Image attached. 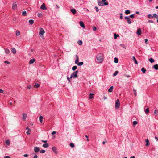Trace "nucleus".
Masks as SVG:
<instances>
[{
	"instance_id": "obj_62",
	"label": "nucleus",
	"mask_w": 158,
	"mask_h": 158,
	"mask_svg": "<svg viewBox=\"0 0 158 158\" xmlns=\"http://www.w3.org/2000/svg\"><path fill=\"white\" fill-rule=\"evenodd\" d=\"M4 92V91L2 89H0V93H3Z\"/></svg>"
},
{
	"instance_id": "obj_46",
	"label": "nucleus",
	"mask_w": 158,
	"mask_h": 158,
	"mask_svg": "<svg viewBox=\"0 0 158 158\" xmlns=\"http://www.w3.org/2000/svg\"><path fill=\"white\" fill-rule=\"evenodd\" d=\"M129 17H130L131 18H133L135 17V14H131V15H130Z\"/></svg>"
},
{
	"instance_id": "obj_21",
	"label": "nucleus",
	"mask_w": 158,
	"mask_h": 158,
	"mask_svg": "<svg viewBox=\"0 0 158 158\" xmlns=\"http://www.w3.org/2000/svg\"><path fill=\"white\" fill-rule=\"evenodd\" d=\"M153 68H154L156 70H158V64H156L153 66Z\"/></svg>"
},
{
	"instance_id": "obj_14",
	"label": "nucleus",
	"mask_w": 158,
	"mask_h": 158,
	"mask_svg": "<svg viewBox=\"0 0 158 158\" xmlns=\"http://www.w3.org/2000/svg\"><path fill=\"white\" fill-rule=\"evenodd\" d=\"M27 117V114H24L23 115L22 119L23 120H25L26 118Z\"/></svg>"
},
{
	"instance_id": "obj_64",
	"label": "nucleus",
	"mask_w": 158,
	"mask_h": 158,
	"mask_svg": "<svg viewBox=\"0 0 158 158\" xmlns=\"http://www.w3.org/2000/svg\"><path fill=\"white\" fill-rule=\"evenodd\" d=\"M4 158H10V157L8 156H6L4 157Z\"/></svg>"
},
{
	"instance_id": "obj_23",
	"label": "nucleus",
	"mask_w": 158,
	"mask_h": 158,
	"mask_svg": "<svg viewBox=\"0 0 158 158\" xmlns=\"http://www.w3.org/2000/svg\"><path fill=\"white\" fill-rule=\"evenodd\" d=\"M141 70L143 73H145L146 71V69L143 67L142 68Z\"/></svg>"
},
{
	"instance_id": "obj_44",
	"label": "nucleus",
	"mask_w": 158,
	"mask_h": 158,
	"mask_svg": "<svg viewBox=\"0 0 158 158\" xmlns=\"http://www.w3.org/2000/svg\"><path fill=\"white\" fill-rule=\"evenodd\" d=\"M137 124V122L136 121H134L133 123V125L135 126Z\"/></svg>"
},
{
	"instance_id": "obj_49",
	"label": "nucleus",
	"mask_w": 158,
	"mask_h": 158,
	"mask_svg": "<svg viewBox=\"0 0 158 158\" xmlns=\"http://www.w3.org/2000/svg\"><path fill=\"white\" fill-rule=\"evenodd\" d=\"M133 91L134 92V94L135 96H137V93L136 92V90L135 89H133Z\"/></svg>"
},
{
	"instance_id": "obj_57",
	"label": "nucleus",
	"mask_w": 158,
	"mask_h": 158,
	"mask_svg": "<svg viewBox=\"0 0 158 158\" xmlns=\"http://www.w3.org/2000/svg\"><path fill=\"white\" fill-rule=\"evenodd\" d=\"M148 22L149 23H153V22H154L152 20H149L148 21Z\"/></svg>"
},
{
	"instance_id": "obj_11",
	"label": "nucleus",
	"mask_w": 158,
	"mask_h": 158,
	"mask_svg": "<svg viewBox=\"0 0 158 158\" xmlns=\"http://www.w3.org/2000/svg\"><path fill=\"white\" fill-rule=\"evenodd\" d=\"M17 8V4L16 2L13 3L12 6V9L15 10Z\"/></svg>"
},
{
	"instance_id": "obj_29",
	"label": "nucleus",
	"mask_w": 158,
	"mask_h": 158,
	"mask_svg": "<svg viewBox=\"0 0 158 158\" xmlns=\"http://www.w3.org/2000/svg\"><path fill=\"white\" fill-rule=\"evenodd\" d=\"M34 20L32 19H30L29 21V23L30 24H32L34 23Z\"/></svg>"
},
{
	"instance_id": "obj_43",
	"label": "nucleus",
	"mask_w": 158,
	"mask_h": 158,
	"mask_svg": "<svg viewBox=\"0 0 158 158\" xmlns=\"http://www.w3.org/2000/svg\"><path fill=\"white\" fill-rule=\"evenodd\" d=\"M120 46H121L123 48H124L125 49H126V46L124 44H121Z\"/></svg>"
},
{
	"instance_id": "obj_5",
	"label": "nucleus",
	"mask_w": 158,
	"mask_h": 158,
	"mask_svg": "<svg viewBox=\"0 0 158 158\" xmlns=\"http://www.w3.org/2000/svg\"><path fill=\"white\" fill-rule=\"evenodd\" d=\"M44 33V29L41 28H40V32H39V35L41 36V35H43Z\"/></svg>"
},
{
	"instance_id": "obj_39",
	"label": "nucleus",
	"mask_w": 158,
	"mask_h": 158,
	"mask_svg": "<svg viewBox=\"0 0 158 158\" xmlns=\"http://www.w3.org/2000/svg\"><path fill=\"white\" fill-rule=\"evenodd\" d=\"M69 145L72 148H73L74 147V144L72 143H70Z\"/></svg>"
},
{
	"instance_id": "obj_56",
	"label": "nucleus",
	"mask_w": 158,
	"mask_h": 158,
	"mask_svg": "<svg viewBox=\"0 0 158 158\" xmlns=\"http://www.w3.org/2000/svg\"><path fill=\"white\" fill-rule=\"evenodd\" d=\"M42 14L41 13H39L38 14V16L39 17H40L41 16Z\"/></svg>"
},
{
	"instance_id": "obj_32",
	"label": "nucleus",
	"mask_w": 158,
	"mask_h": 158,
	"mask_svg": "<svg viewBox=\"0 0 158 158\" xmlns=\"http://www.w3.org/2000/svg\"><path fill=\"white\" fill-rule=\"evenodd\" d=\"M114 62L115 63H118V59L116 58V57H115L114 58Z\"/></svg>"
},
{
	"instance_id": "obj_55",
	"label": "nucleus",
	"mask_w": 158,
	"mask_h": 158,
	"mask_svg": "<svg viewBox=\"0 0 158 158\" xmlns=\"http://www.w3.org/2000/svg\"><path fill=\"white\" fill-rule=\"evenodd\" d=\"M95 9H96L97 12H98L99 11V9L97 7L95 6Z\"/></svg>"
},
{
	"instance_id": "obj_9",
	"label": "nucleus",
	"mask_w": 158,
	"mask_h": 158,
	"mask_svg": "<svg viewBox=\"0 0 158 158\" xmlns=\"http://www.w3.org/2000/svg\"><path fill=\"white\" fill-rule=\"evenodd\" d=\"M79 24L80 26L83 28H85V26L83 22L82 21H80L79 22Z\"/></svg>"
},
{
	"instance_id": "obj_1",
	"label": "nucleus",
	"mask_w": 158,
	"mask_h": 158,
	"mask_svg": "<svg viewBox=\"0 0 158 158\" xmlns=\"http://www.w3.org/2000/svg\"><path fill=\"white\" fill-rule=\"evenodd\" d=\"M102 57L103 54H98L96 56L97 60L99 61L100 63L102 62L103 60Z\"/></svg>"
},
{
	"instance_id": "obj_4",
	"label": "nucleus",
	"mask_w": 158,
	"mask_h": 158,
	"mask_svg": "<svg viewBox=\"0 0 158 158\" xmlns=\"http://www.w3.org/2000/svg\"><path fill=\"white\" fill-rule=\"evenodd\" d=\"M120 106L119 101V99H117L115 102V107L117 109H118Z\"/></svg>"
},
{
	"instance_id": "obj_33",
	"label": "nucleus",
	"mask_w": 158,
	"mask_h": 158,
	"mask_svg": "<svg viewBox=\"0 0 158 158\" xmlns=\"http://www.w3.org/2000/svg\"><path fill=\"white\" fill-rule=\"evenodd\" d=\"M83 64V62H78V64H77L79 66H81Z\"/></svg>"
},
{
	"instance_id": "obj_17",
	"label": "nucleus",
	"mask_w": 158,
	"mask_h": 158,
	"mask_svg": "<svg viewBox=\"0 0 158 158\" xmlns=\"http://www.w3.org/2000/svg\"><path fill=\"white\" fill-rule=\"evenodd\" d=\"M70 11L73 14H75L76 12V10L74 9H71Z\"/></svg>"
},
{
	"instance_id": "obj_61",
	"label": "nucleus",
	"mask_w": 158,
	"mask_h": 158,
	"mask_svg": "<svg viewBox=\"0 0 158 158\" xmlns=\"http://www.w3.org/2000/svg\"><path fill=\"white\" fill-rule=\"evenodd\" d=\"M56 131H53L52 132V135H54V134H56Z\"/></svg>"
},
{
	"instance_id": "obj_26",
	"label": "nucleus",
	"mask_w": 158,
	"mask_h": 158,
	"mask_svg": "<svg viewBox=\"0 0 158 158\" xmlns=\"http://www.w3.org/2000/svg\"><path fill=\"white\" fill-rule=\"evenodd\" d=\"M132 58H133V60L134 61L135 64H138L137 61L136 60L135 57L134 56H133V57H132Z\"/></svg>"
},
{
	"instance_id": "obj_7",
	"label": "nucleus",
	"mask_w": 158,
	"mask_h": 158,
	"mask_svg": "<svg viewBox=\"0 0 158 158\" xmlns=\"http://www.w3.org/2000/svg\"><path fill=\"white\" fill-rule=\"evenodd\" d=\"M136 33L138 35H141L142 33L141 29L140 28H138Z\"/></svg>"
},
{
	"instance_id": "obj_59",
	"label": "nucleus",
	"mask_w": 158,
	"mask_h": 158,
	"mask_svg": "<svg viewBox=\"0 0 158 158\" xmlns=\"http://www.w3.org/2000/svg\"><path fill=\"white\" fill-rule=\"evenodd\" d=\"M23 156L25 157H27L28 156V155L27 154H25L23 155Z\"/></svg>"
},
{
	"instance_id": "obj_34",
	"label": "nucleus",
	"mask_w": 158,
	"mask_h": 158,
	"mask_svg": "<svg viewBox=\"0 0 158 158\" xmlns=\"http://www.w3.org/2000/svg\"><path fill=\"white\" fill-rule=\"evenodd\" d=\"M130 11L129 10H127L125 11V13L126 15H127L130 13Z\"/></svg>"
},
{
	"instance_id": "obj_19",
	"label": "nucleus",
	"mask_w": 158,
	"mask_h": 158,
	"mask_svg": "<svg viewBox=\"0 0 158 158\" xmlns=\"http://www.w3.org/2000/svg\"><path fill=\"white\" fill-rule=\"evenodd\" d=\"M35 61V59L34 58L31 59L30 60L29 62L30 64H33Z\"/></svg>"
},
{
	"instance_id": "obj_16",
	"label": "nucleus",
	"mask_w": 158,
	"mask_h": 158,
	"mask_svg": "<svg viewBox=\"0 0 158 158\" xmlns=\"http://www.w3.org/2000/svg\"><path fill=\"white\" fill-rule=\"evenodd\" d=\"M145 142L146 143V146H148L149 144V141L148 139H145Z\"/></svg>"
},
{
	"instance_id": "obj_36",
	"label": "nucleus",
	"mask_w": 158,
	"mask_h": 158,
	"mask_svg": "<svg viewBox=\"0 0 158 158\" xmlns=\"http://www.w3.org/2000/svg\"><path fill=\"white\" fill-rule=\"evenodd\" d=\"M27 13L26 12L24 11L22 12V14L23 16H26L27 15Z\"/></svg>"
},
{
	"instance_id": "obj_58",
	"label": "nucleus",
	"mask_w": 158,
	"mask_h": 158,
	"mask_svg": "<svg viewBox=\"0 0 158 158\" xmlns=\"http://www.w3.org/2000/svg\"><path fill=\"white\" fill-rule=\"evenodd\" d=\"M27 88L28 89H30L31 88V85H29L27 86Z\"/></svg>"
},
{
	"instance_id": "obj_18",
	"label": "nucleus",
	"mask_w": 158,
	"mask_h": 158,
	"mask_svg": "<svg viewBox=\"0 0 158 158\" xmlns=\"http://www.w3.org/2000/svg\"><path fill=\"white\" fill-rule=\"evenodd\" d=\"M5 52L6 54H9L10 53V50L7 48H5Z\"/></svg>"
},
{
	"instance_id": "obj_40",
	"label": "nucleus",
	"mask_w": 158,
	"mask_h": 158,
	"mask_svg": "<svg viewBox=\"0 0 158 158\" xmlns=\"http://www.w3.org/2000/svg\"><path fill=\"white\" fill-rule=\"evenodd\" d=\"M118 71H115V72L113 74V76H116L118 74Z\"/></svg>"
},
{
	"instance_id": "obj_30",
	"label": "nucleus",
	"mask_w": 158,
	"mask_h": 158,
	"mask_svg": "<svg viewBox=\"0 0 158 158\" xmlns=\"http://www.w3.org/2000/svg\"><path fill=\"white\" fill-rule=\"evenodd\" d=\"M149 61L152 63L154 61V60L152 58L149 59Z\"/></svg>"
},
{
	"instance_id": "obj_35",
	"label": "nucleus",
	"mask_w": 158,
	"mask_h": 158,
	"mask_svg": "<svg viewBox=\"0 0 158 158\" xmlns=\"http://www.w3.org/2000/svg\"><path fill=\"white\" fill-rule=\"evenodd\" d=\"M77 69V66H74L72 68V70L73 71H75Z\"/></svg>"
},
{
	"instance_id": "obj_45",
	"label": "nucleus",
	"mask_w": 158,
	"mask_h": 158,
	"mask_svg": "<svg viewBox=\"0 0 158 158\" xmlns=\"http://www.w3.org/2000/svg\"><path fill=\"white\" fill-rule=\"evenodd\" d=\"M45 152V150H41L40 151V152L41 153H44Z\"/></svg>"
},
{
	"instance_id": "obj_50",
	"label": "nucleus",
	"mask_w": 158,
	"mask_h": 158,
	"mask_svg": "<svg viewBox=\"0 0 158 158\" xmlns=\"http://www.w3.org/2000/svg\"><path fill=\"white\" fill-rule=\"evenodd\" d=\"M93 29L94 31H95L97 30V28L93 26Z\"/></svg>"
},
{
	"instance_id": "obj_20",
	"label": "nucleus",
	"mask_w": 158,
	"mask_h": 158,
	"mask_svg": "<svg viewBox=\"0 0 158 158\" xmlns=\"http://www.w3.org/2000/svg\"><path fill=\"white\" fill-rule=\"evenodd\" d=\"M12 52L14 54H15L16 53V49L15 48H11Z\"/></svg>"
},
{
	"instance_id": "obj_51",
	"label": "nucleus",
	"mask_w": 158,
	"mask_h": 158,
	"mask_svg": "<svg viewBox=\"0 0 158 158\" xmlns=\"http://www.w3.org/2000/svg\"><path fill=\"white\" fill-rule=\"evenodd\" d=\"M31 132V130L30 129H29L28 130L27 132L26 133L27 135H29L30 134V132Z\"/></svg>"
},
{
	"instance_id": "obj_52",
	"label": "nucleus",
	"mask_w": 158,
	"mask_h": 158,
	"mask_svg": "<svg viewBox=\"0 0 158 158\" xmlns=\"http://www.w3.org/2000/svg\"><path fill=\"white\" fill-rule=\"evenodd\" d=\"M119 36V35H116V34H114V39H116L117 38V37H118Z\"/></svg>"
},
{
	"instance_id": "obj_60",
	"label": "nucleus",
	"mask_w": 158,
	"mask_h": 158,
	"mask_svg": "<svg viewBox=\"0 0 158 158\" xmlns=\"http://www.w3.org/2000/svg\"><path fill=\"white\" fill-rule=\"evenodd\" d=\"M67 79L68 80L69 82H70V79L69 77H67Z\"/></svg>"
},
{
	"instance_id": "obj_15",
	"label": "nucleus",
	"mask_w": 158,
	"mask_h": 158,
	"mask_svg": "<svg viewBox=\"0 0 158 158\" xmlns=\"http://www.w3.org/2000/svg\"><path fill=\"white\" fill-rule=\"evenodd\" d=\"M39 121L40 123H42L43 121V117L42 116H40L39 117Z\"/></svg>"
},
{
	"instance_id": "obj_24",
	"label": "nucleus",
	"mask_w": 158,
	"mask_h": 158,
	"mask_svg": "<svg viewBox=\"0 0 158 158\" xmlns=\"http://www.w3.org/2000/svg\"><path fill=\"white\" fill-rule=\"evenodd\" d=\"M43 147L45 148H47L48 147L49 144L47 143L44 144L43 145Z\"/></svg>"
},
{
	"instance_id": "obj_10",
	"label": "nucleus",
	"mask_w": 158,
	"mask_h": 158,
	"mask_svg": "<svg viewBox=\"0 0 158 158\" xmlns=\"http://www.w3.org/2000/svg\"><path fill=\"white\" fill-rule=\"evenodd\" d=\"M40 8L41 9L45 10H46L47 8L45 6V5L43 3V4L41 6Z\"/></svg>"
},
{
	"instance_id": "obj_47",
	"label": "nucleus",
	"mask_w": 158,
	"mask_h": 158,
	"mask_svg": "<svg viewBox=\"0 0 158 158\" xmlns=\"http://www.w3.org/2000/svg\"><path fill=\"white\" fill-rule=\"evenodd\" d=\"M119 14L120 15V19H122L123 18V14L122 13H120Z\"/></svg>"
},
{
	"instance_id": "obj_28",
	"label": "nucleus",
	"mask_w": 158,
	"mask_h": 158,
	"mask_svg": "<svg viewBox=\"0 0 158 158\" xmlns=\"http://www.w3.org/2000/svg\"><path fill=\"white\" fill-rule=\"evenodd\" d=\"M149 109L148 108H147L145 109V112L146 114H148L149 112Z\"/></svg>"
},
{
	"instance_id": "obj_41",
	"label": "nucleus",
	"mask_w": 158,
	"mask_h": 158,
	"mask_svg": "<svg viewBox=\"0 0 158 158\" xmlns=\"http://www.w3.org/2000/svg\"><path fill=\"white\" fill-rule=\"evenodd\" d=\"M20 32L19 31H16V35L17 36H19L20 35Z\"/></svg>"
},
{
	"instance_id": "obj_2",
	"label": "nucleus",
	"mask_w": 158,
	"mask_h": 158,
	"mask_svg": "<svg viewBox=\"0 0 158 158\" xmlns=\"http://www.w3.org/2000/svg\"><path fill=\"white\" fill-rule=\"evenodd\" d=\"M78 73V71H75L70 76V78H75L77 77V75Z\"/></svg>"
},
{
	"instance_id": "obj_37",
	"label": "nucleus",
	"mask_w": 158,
	"mask_h": 158,
	"mask_svg": "<svg viewBox=\"0 0 158 158\" xmlns=\"http://www.w3.org/2000/svg\"><path fill=\"white\" fill-rule=\"evenodd\" d=\"M6 145H9L10 144V141L8 140H6Z\"/></svg>"
},
{
	"instance_id": "obj_53",
	"label": "nucleus",
	"mask_w": 158,
	"mask_h": 158,
	"mask_svg": "<svg viewBox=\"0 0 158 158\" xmlns=\"http://www.w3.org/2000/svg\"><path fill=\"white\" fill-rule=\"evenodd\" d=\"M124 76H125L127 77H131V76H130L128 75H127V74H124Z\"/></svg>"
},
{
	"instance_id": "obj_3",
	"label": "nucleus",
	"mask_w": 158,
	"mask_h": 158,
	"mask_svg": "<svg viewBox=\"0 0 158 158\" xmlns=\"http://www.w3.org/2000/svg\"><path fill=\"white\" fill-rule=\"evenodd\" d=\"M98 3L99 6H102L103 5H108V2H105L103 3L102 1H98Z\"/></svg>"
},
{
	"instance_id": "obj_38",
	"label": "nucleus",
	"mask_w": 158,
	"mask_h": 158,
	"mask_svg": "<svg viewBox=\"0 0 158 158\" xmlns=\"http://www.w3.org/2000/svg\"><path fill=\"white\" fill-rule=\"evenodd\" d=\"M78 43L79 45H81L82 44V41L81 40H79L78 41Z\"/></svg>"
},
{
	"instance_id": "obj_48",
	"label": "nucleus",
	"mask_w": 158,
	"mask_h": 158,
	"mask_svg": "<svg viewBox=\"0 0 158 158\" xmlns=\"http://www.w3.org/2000/svg\"><path fill=\"white\" fill-rule=\"evenodd\" d=\"M153 17H156L157 19H158V16L157 15V14L156 13L154 14H153Z\"/></svg>"
},
{
	"instance_id": "obj_13",
	"label": "nucleus",
	"mask_w": 158,
	"mask_h": 158,
	"mask_svg": "<svg viewBox=\"0 0 158 158\" xmlns=\"http://www.w3.org/2000/svg\"><path fill=\"white\" fill-rule=\"evenodd\" d=\"M76 59L75 61V63L77 64L79 62V57L77 55H76Z\"/></svg>"
},
{
	"instance_id": "obj_12",
	"label": "nucleus",
	"mask_w": 158,
	"mask_h": 158,
	"mask_svg": "<svg viewBox=\"0 0 158 158\" xmlns=\"http://www.w3.org/2000/svg\"><path fill=\"white\" fill-rule=\"evenodd\" d=\"M52 150L54 152L57 154V149L55 147H53L52 148Z\"/></svg>"
},
{
	"instance_id": "obj_25",
	"label": "nucleus",
	"mask_w": 158,
	"mask_h": 158,
	"mask_svg": "<svg viewBox=\"0 0 158 158\" xmlns=\"http://www.w3.org/2000/svg\"><path fill=\"white\" fill-rule=\"evenodd\" d=\"M154 115L155 116H157L158 114V110L157 109L155 110L154 111Z\"/></svg>"
},
{
	"instance_id": "obj_31",
	"label": "nucleus",
	"mask_w": 158,
	"mask_h": 158,
	"mask_svg": "<svg viewBox=\"0 0 158 158\" xmlns=\"http://www.w3.org/2000/svg\"><path fill=\"white\" fill-rule=\"evenodd\" d=\"M39 86H40V85L39 84L37 83H35L34 87L35 88H38V87H39Z\"/></svg>"
},
{
	"instance_id": "obj_8",
	"label": "nucleus",
	"mask_w": 158,
	"mask_h": 158,
	"mask_svg": "<svg viewBox=\"0 0 158 158\" xmlns=\"http://www.w3.org/2000/svg\"><path fill=\"white\" fill-rule=\"evenodd\" d=\"M34 151L35 152H38L40 151V148L37 147H35L34 149Z\"/></svg>"
},
{
	"instance_id": "obj_63",
	"label": "nucleus",
	"mask_w": 158,
	"mask_h": 158,
	"mask_svg": "<svg viewBox=\"0 0 158 158\" xmlns=\"http://www.w3.org/2000/svg\"><path fill=\"white\" fill-rule=\"evenodd\" d=\"M37 157H38V156L36 155H35L34 156V158H37Z\"/></svg>"
},
{
	"instance_id": "obj_22",
	"label": "nucleus",
	"mask_w": 158,
	"mask_h": 158,
	"mask_svg": "<svg viewBox=\"0 0 158 158\" xmlns=\"http://www.w3.org/2000/svg\"><path fill=\"white\" fill-rule=\"evenodd\" d=\"M113 89V86H112L109 89L108 91L109 92H112Z\"/></svg>"
},
{
	"instance_id": "obj_54",
	"label": "nucleus",
	"mask_w": 158,
	"mask_h": 158,
	"mask_svg": "<svg viewBox=\"0 0 158 158\" xmlns=\"http://www.w3.org/2000/svg\"><path fill=\"white\" fill-rule=\"evenodd\" d=\"M84 10L85 12H88L89 11V10H88L87 9V8H84Z\"/></svg>"
},
{
	"instance_id": "obj_27",
	"label": "nucleus",
	"mask_w": 158,
	"mask_h": 158,
	"mask_svg": "<svg viewBox=\"0 0 158 158\" xmlns=\"http://www.w3.org/2000/svg\"><path fill=\"white\" fill-rule=\"evenodd\" d=\"M94 95V94L93 93H90L89 94L90 96L89 97V98L90 99H91L92 98H94V97H93Z\"/></svg>"
},
{
	"instance_id": "obj_6",
	"label": "nucleus",
	"mask_w": 158,
	"mask_h": 158,
	"mask_svg": "<svg viewBox=\"0 0 158 158\" xmlns=\"http://www.w3.org/2000/svg\"><path fill=\"white\" fill-rule=\"evenodd\" d=\"M124 18L127 20L128 24H130L131 23V20L129 17L125 16Z\"/></svg>"
},
{
	"instance_id": "obj_42",
	"label": "nucleus",
	"mask_w": 158,
	"mask_h": 158,
	"mask_svg": "<svg viewBox=\"0 0 158 158\" xmlns=\"http://www.w3.org/2000/svg\"><path fill=\"white\" fill-rule=\"evenodd\" d=\"M148 18H153V16L151 14H149L148 15Z\"/></svg>"
}]
</instances>
